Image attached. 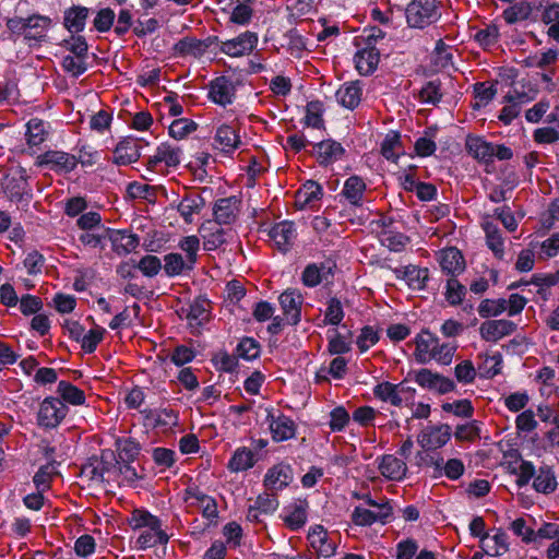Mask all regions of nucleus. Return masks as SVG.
<instances>
[{
    "label": "nucleus",
    "instance_id": "29",
    "mask_svg": "<svg viewBox=\"0 0 559 559\" xmlns=\"http://www.w3.org/2000/svg\"><path fill=\"white\" fill-rule=\"evenodd\" d=\"M439 346V340L431 333L424 331L416 338L415 356L417 361L425 364L431 359L432 353Z\"/></svg>",
    "mask_w": 559,
    "mask_h": 559
},
{
    "label": "nucleus",
    "instance_id": "28",
    "mask_svg": "<svg viewBox=\"0 0 559 559\" xmlns=\"http://www.w3.org/2000/svg\"><path fill=\"white\" fill-rule=\"evenodd\" d=\"M366 191L365 181L358 176H350L344 183L342 195L354 206H361Z\"/></svg>",
    "mask_w": 559,
    "mask_h": 559
},
{
    "label": "nucleus",
    "instance_id": "2",
    "mask_svg": "<svg viewBox=\"0 0 559 559\" xmlns=\"http://www.w3.org/2000/svg\"><path fill=\"white\" fill-rule=\"evenodd\" d=\"M439 16L436 0H413L406 8L407 23L412 27L423 28Z\"/></svg>",
    "mask_w": 559,
    "mask_h": 559
},
{
    "label": "nucleus",
    "instance_id": "52",
    "mask_svg": "<svg viewBox=\"0 0 559 559\" xmlns=\"http://www.w3.org/2000/svg\"><path fill=\"white\" fill-rule=\"evenodd\" d=\"M136 266L147 277H154L163 267L159 258L152 254L144 255L136 262Z\"/></svg>",
    "mask_w": 559,
    "mask_h": 559
},
{
    "label": "nucleus",
    "instance_id": "12",
    "mask_svg": "<svg viewBox=\"0 0 559 559\" xmlns=\"http://www.w3.org/2000/svg\"><path fill=\"white\" fill-rule=\"evenodd\" d=\"M465 148L479 163L490 164L493 162V144L481 136L468 134L465 140Z\"/></svg>",
    "mask_w": 559,
    "mask_h": 559
},
{
    "label": "nucleus",
    "instance_id": "47",
    "mask_svg": "<svg viewBox=\"0 0 559 559\" xmlns=\"http://www.w3.org/2000/svg\"><path fill=\"white\" fill-rule=\"evenodd\" d=\"M197 128L198 124L194 121L187 118H179L174 120L169 126V135L176 140H181L195 131Z\"/></svg>",
    "mask_w": 559,
    "mask_h": 559
},
{
    "label": "nucleus",
    "instance_id": "36",
    "mask_svg": "<svg viewBox=\"0 0 559 559\" xmlns=\"http://www.w3.org/2000/svg\"><path fill=\"white\" fill-rule=\"evenodd\" d=\"M533 8L530 2L520 1L507 8L502 16L508 24H515L525 21L532 14Z\"/></svg>",
    "mask_w": 559,
    "mask_h": 559
},
{
    "label": "nucleus",
    "instance_id": "58",
    "mask_svg": "<svg viewBox=\"0 0 559 559\" xmlns=\"http://www.w3.org/2000/svg\"><path fill=\"white\" fill-rule=\"evenodd\" d=\"M307 521L306 506L295 504L290 513L285 518V523L292 530H299Z\"/></svg>",
    "mask_w": 559,
    "mask_h": 559
},
{
    "label": "nucleus",
    "instance_id": "44",
    "mask_svg": "<svg viewBox=\"0 0 559 559\" xmlns=\"http://www.w3.org/2000/svg\"><path fill=\"white\" fill-rule=\"evenodd\" d=\"M323 104L320 100H313L307 104L305 123L314 129H323L322 119Z\"/></svg>",
    "mask_w": 559,
    "mask_h": 559
},
{
    "label": "nucleus",
    "instance_id": "62",
    "mask_svg": "<svg viewBox=\"0 0 559 559\" xmlns=\"http://www.w3.org/2000/svg\"><path fill=\"white\" fill-rule=\"evenodd\" d=\"M62 68L66 72L71 73L75 78L83 74L87 69L85 59L74 56L63 57Z\"/></svg>",
    "mask_w": 559,
    "mask_h": 559
},
{
    "label": "nucleus",
    "instance_id": "22",
    "mask_svg": "<svg viewBox=\"0 0 559 559\" xmlns=\"http://www.w3.org/2000/svg\"><path fill=\"white\" fill-rule=\"evenodd\" d=\"M394 273L397 278H403L412 289L421 290L426 287L429 278V271L427 267H418L416 265H407L403 270L395 269Z\"/></svg>",
    "mask_w": 559,
    "mask_h": 559
},
{
    "label": "nucleus",
    "instance_id": "23",
    "mask_svg": "<svg viewBox=\"0 0 559 559\" xmlns=\"http://www.w3.org/2000/svg\"><path fill=\"white\" fill-rule=\"evenodd\" d=\"M318 160L321 165H329L340 159L345 150L341 143L334 140H325L317 143L314 146Z\"/></svg>",
    "mask_w": 559,
    "mask_h": 559
},
{
    "label": "nucleus",
    "instance_id": "24",
    "mask_svg": "<svg viewBox=\"0 0 559 559\" xmlns=\"http://www.w3.org/2000/svg\"><path fill=\"white\" fill-rule=\"evenodd\" d=\"M199 231L204 239V249L207 251L216 250L226 242V231L223 228L217 227L212 221L203 223Z\"/></svg>",
    "mask_w": 559,
    "mask_h": 559
},
{
    "label": "nucleus",
    "instance_id": "25",
    "mask_svg": "<svg viewBox=\"0 0 559 559\" xmlns=\"http://www.w3.org/2000/svg\"><path fill=\"white\" fill-rule=\"evenodd\" d=\"M205 206V200L199 193H190L182 198L177 205V211L180 213L183 221L188 224L192 223L193 215L199 214Z\"/></svg>",
    "mask_w": 559,
    "mask_h": 559
},
{
    "label": "nucleus",
    "instance_id": "61",
    "mask_svg": "<svg viewBox=\"0 0 559 559\" xmlns=\"http://www.w3.org/2000/svg\"><path fill=\"white\" fill-rule=\"evenodd\" d=\"M452 58L453 56L449 50V47L442 41V39H439L435 48L433 64L437 68H447L452 64Z\"/></svg>",
    "mask_w": 559,
    "mask_h": 559
},
{
    "label": "nucleus",
    "instance_id": "43",
    "mask_svg": "<svg viewBox=\"0 0 559 559\" xmlns=\"http://www.w3.org/2000/svg\"><path fill=\"white\" fill-rule=\"evenodd\" d=\"M253 464L252 451L247 448H240L234 453L228 466L234 472H240L252 467Z\"/></svg>",
    "mask_w": 559,
    "mask_h": 559
},
{
    "label": "nucleus",
    "instance_id": "8",
    "mask_svg": "<svg viewBox=\"0 0 559 559\" xmlns=\"http://www.w3.org/2000/svg\"><path fill=\"white\" fill-rule=\"evenodd\" d=\"M287 323L296 325L300 321L302 296L296 289L285 290L278 298Z\"/></svg>",
    "mask_w": 559,
    "mask_h": 559
},
{
    "label": "nucleus",
    "instance_id": "35",
    "mask_svg": "<svg viewBox=\"0 0 559 559\" xmlns=\"http://www.w3.org/2000/svg\"><path fill=\"white\" fill-rule=\"evenodd\" d=\"M376 397L383 402H390L394 406H401L404 397L400 396L397 384L391 382H381L373 388Z\"/></svg>",
    "mask_w": 559,
    "mask_h": 559
},
{
    "label": "nucleus",
    "instance_id": "1",
    "mask_svg": "<svg viewBox=\"0 0 559 559\" xmlns=\"http://www.w3.org/2000/svg\"><path fill=\"white\" fill-rule=\"evenodd\" d=\"M130 523L134 528H145L136 539V547L146 549L156 545H165L169 536L162 528L160 520L145 510H134Z\"/></svg>",
    "mask_w": 559,
    "mask_h": 559
},
{
    "label": "nucleus",
    "instance_id": "11",
    "mask_svg": "<svg viewBox=\"0 0 559 559\" xmlns=\"http://www.w3.org/2000/svg\"><path fill=\"white\" fill-rule=\"evenodd\" d=\"M293 480V469L290 465L278 463L272 466L264 477V486L267 490L278 491L287 487Z\"/></svg>",
    "mask_w": 559,
    "mask_h": 559
},
{
    "label": "nucleus",
    "instance_id": "26",
    "mask_svg": "<svg viewBox=\"0 0 559 559\" xmlns=\"http://www.w3.org/2000/svg\"><path fill=\"white\" fill-rule=\"evenodd\" d=\"M381 474L391 480H401L405 477L407 472L406 463L391 454L382 456V461L379 465Z\"/></svg>",
    "mask_w": 559,
    "mask_h": 559
},
{
    "label": "nucleus",
    "instance_id": "40",
    "mask_svg": "<svg viewBox=\"0 0 559 559\" xmlns=\"http://www.w3.org/2000/svg\"><path fill=\"white\" fill-rule=\"evenodd\" d=\"M380 241L389 250L400 252L409 241V237L402 233H394L391 230H382L380 233Z\"/></svg>",
    "mask_w": 559,
    "mask_h": 559
},
{
    "label": "nucleus",
    "instance_id": "41",
    "mask_svg": "<svg viewBox=\"0 0 559 559\" xmlns=\"http://www.w3.org/2000/svg\"><path fill=\"white\" fill-rule=\"evenodd\" d=\"M26 127V138L29 145L37 146L45 141L47 131L41 119L33 118L27 122Z\"/></svg>",
    "mask_w": 559,
    "mask_h": 559
},
{
    "label": "nucleus",
    "instance_id": "14",
    "mask_svg": "<svg viewBox=\"0 0 559 559\" xmlns=\"http://www.w3.org/2000/svg\"><path fill=\"white\" fill-rule=\"evenodd\" d=\"M334 267L335 264L330 262L308 264L301 274V282L307 287H316L321 282L328 281L329 277L333 276Z\"/></svg>",
    "mask_w": 559,
    "mask_h": 559
},
{
    "label": "nucleus",
    "instance_id": "19",
    "mask_svg": "<svg viewBox=\"0 0 559 559\" xmlns=\"http://www.w3.org/2000/svg\"><path fill=\"white\" fill-rule=\"evenodd\" d=\"M141 156L138 140L126 138L120 141L114 152V162L117 165H129L136 162Z\"/></svg>",
    "mask_w": 559,
    "mask_h": 559
},
{
    "label": "nucleus",
    "instance_id": "56",
    "mask_svg": "<svg viewBox=\"0 0 559 559\" xmlns=\"http://www.w3.org/2000/svg\"><path fill=\"white\" fill-rule=\"evenodd\" d=\"M115 17L116 14L110 8L100 9L94 19V27L99 33H105L111 28Z\"/></svg>",
    "mask_w": 559,
    "mask_h": 559
},
{
    "label": "nucleus",
    "instance_id": "9",
    "mask_svg": "<svg viewBox=\"0 0 559 559\" xmlns=\"http://www.w3.org/2000/svg\"><path fill=\"white\" fill-rule=\"evenodd\" d=\"M451 437V427L447 424L427 427L418 436V443L423 448L439 449L443 447Z\"/></svg>",
    "mask_w": 559,
    "mask_h": 559
},
{
    "label": "nucleus",
    "instance_id": "37",
    "mask_svg": "<svg viewBox=\"0 0 559 559\" xmlns=\"http://www.w3.org/2000/svg\"><path fill=\"white\" fill-rule=\"evenodd\" d=\"M483 228L486 233V241L488 247L493 251L495 255L502 258L503 255V239L500 229L492 222L486 221L483 223Z\"/></svg>",
    "mask_w": 559,
    "mask_h": 559
},
{
    "label": "nucleus",
    "instance_id": "34",
    "mask_svg": "<svg viewBox=\"0 0 559 559\" xmlns=\"http://www.w3.org/2000/svg\"><path fill=\"white\" fill-rule=\"evenodd\" d=\"M209 46L210 43L205 40H200L193 37H185L175 45V49L178 53L183 56L190 55L193 57H200L206 51Z\"/></svg>",
    "mask_w": 559,
    "mask_h": 559
},
{
    "label": "nucleus",
    "instance_id": "51",
    "mask_svg": "<svg viewBox=\"0 0 559 559\" xmlns=\"http://www.w3.org/2000/svg\"><path fill=\"white\" fill-rule=\"evenodd\" d=\"M466 288L455 277H451L447 283L445 298L450 305L456 306L462 302Z\"/></svg>",
    "mask_w": 559,
    "mask_h": 559
},
{
    "label": "nucleus",
    "instance_id": "30",
    "mask_svg": "<svg viewBox=\"0 0 559 559\" xmlns=\"http://www.w3.org/2000/svg\"><path fill=\"white\" fill-rule=\"evenodd\" d=\"M440 265L448 274H459L465 269V261L461 251L454 247L441 252Z\"/></svg>",
    "mask_w": 559,
    "mask_h": 559
},
{
    "label": "nucleus",
    "instance_id": "21",
    "mask_svg": "<svg viewBox=\"0 0 559 559\" xmlns=\"http://www.w3.org/2000/svg\"><path fill=\"white\" fill-rule=\"evenodd\" d=\"M354 60L359 74L369 75L379 64L380 52L376 47H364L356 52Z\"/></svg>",
    "mask_w": 559,
    "mask_h": 559
},
{
    "label": "nucleus",
    "instance_id": "13",
    "mask_svg": "<svg viewBox=\"0 0 559 559\" xmlns=\"http://www.w3.org/2000/svg\"><path fill=\"white\" fill-rule=\"evenodd\" d=\"M516 324L510 320H489L481 323L479 332L487 342H497L498 340L512 334Z\"/></svg>",
    "mask_w": 559,
    "mask_h": 559
},
{
    "label": "nucleus",
    "instance_id": "64",
    "mask_svg": "<svg viewBox=\"0 0 559 559\" xmlns=\"http://www.w3.org/2000/svg\"><path fill=\"white\" fill-rule=\"evenodd\" d=\"M440 83L430 81L423 86L419 97L424 103L437 104L441 99Z\"/></svg>",
    "mask_w": 559,
    "mask_h": 559
},
{
    "label": "nucleus",
    "instance_id": "53",
    "mask_svg": "<svg viewBox=\"0 0 559 559\" xmlns=\"http://www.w3.org/2000/svg\"><path fill=\"white\" fill-rule=\"evenodd\" d=\"M105 471L104 463L97 459H93L82 466L81 475L92 481H103Z\"/></svg>",
    "mask_w": 559,
    "mask_h": 559
},
{
    "label": "nucleus",
    "instance_id": "18",
    "mask_svg": "<svg viewBox=\"0 0 559 559\" xmlns=\"http://www.w3.org/2000/svg\"><path fill=\"white\" fill-rule=\"evenodd\" d=\"M266 420L273 439L277 442L292 439L296 433V425L294 420L285 415L274 416L269 413Z\"/></svg>",
    "mask_w": 559,
    "mask_h": 559
},
{
    "label": "nucleus",
    "instance_id": "6",
    "mask_svg": "<svg viewBox=\"0 0 559 559\" xmlns=\"http://www.w3.org/2000/svg\"><path fill=\"white\" fill-rule=\"evenodd\" d=\"M181 150L168 143H162L157 146L156 152L147 160V169L152 171L159 170V166L164 163L166 167H177L180 164Z\"/></svg>",
    "mask_w": 559,
    "mask_h": 559
},
{
    "label": "nucleus",
    "instance_id": "57",
    "mask_svg": "<svg viewBox=\"0 0 559 559\" xmlns=\"http://www.w3.org/2000/svg\"><path fill=\"white\" fill-rule=\"evenodd\" d=\"M455 378L459 382L468 384L476 378V369L471 360H463L454 369Z\"/></svg>",
    "mask_w": 559,
    "mask_h": 559
},
{
    "label": "nucleus",
    "instance_id": "50",
    "mask_svg": "<svg viewBox=\"0 0 559 559\" xmlns=\"http://www.w3.org/2000/svg\"><path fill=\"white\" fill-rule=\"evenodd\" d=\"M454 437L459 441H475L480 438V428L477 420L459 425L455 429Z\"/></svg>",
    "mask_w": 559,
    "mask_h": 559
},
{
    "label": "nucleus",
    "instance_id": "33",
    "mask_svg": "<svg viewBox=\"0 0 559 559\" xmlns=\"http://www.w3.org/2000/svg\"><path fill=\"white\" fill-rule=\"evenodd\" d=\"M533 487L536 491L543 493H551L557 488V480L551 467L545 465L540 466L534 479Z\"/></svg>",
    "mask_w": 559,
    "mask_h": 559
},
{
    "label": "nucleus",
    "instance_id": "63",
    "mask_svg": "<svg viewBox=\"0 0 559 559\" xmlns=\"http://www.w3.org/2000/svg\"><path fill=\"white\" fill-rule=\"evenodd\" d=\"M558 59V50L549 49L546 52H543L540 56L530 57L525 62L528 67H536L539 69H545L546 67L555 63Z\"/></svg>",
    "mask_w": 559,
    "mask_h": 559
},
{
    "label": "nucleus",
    "instance_id": "31",
    "mask_svg": "<svg viewBox=\"0 0 559 559\" xmlns=\"http://www.w3.org/2000/svg\"><path fill=\"white\" fill-rule=\"evenodd\" d=\"M88 16V9L85 7L74 5L64 12V26L71 33H80L85 27Z\"/></svg>",
    "mask_w": 559,
    "mask_h": 559
},
{
    "label": "nucleus",
    "instance_id": "54",
    "mask_svg": "<svg viewBox=\"0 0 559 559\" xmlns=\"http://www.w3.org/2000/svg\"><path fill=\"white\" fill-rule=\"evenodd\" d=\"M237 353L240 357L252 360L260 354V344L252 337H245L238 344Z\"/></svg>",
    "mask_w": 559,
    "mask_h": 559
},
{
    "label": "nucleus",
    "instance_id": "4",
    "mask_svg": "<svg viewBox=\"0 0 559 559\" xmlns=\"http://www.w3.org/2000/svg\"><path fill=\"white\" fill-rule=\"evenodd\" d=\"M79 163L74 155L61 151H47L36 159L37 166L48 167L56 173H70Z\"/></svg>",
    "mask_w": 559,
    "mask_h": 559
},
{
    "label": "nucleus",
    "instance_id": "17",
    "mask_svg": "<svg viewBox=\"0 0 559 559\" xmlns=\"http://www.w3.org/2000/svg\"><path fill=\"white\" fill-rule=\"evenodd\" d=\"M209 97L216 104L226 106L231 104L235 97L233 82L226 76H218L210 84Z\"/></svg>",
    "mask_w": 559,
    "mask_h": 559
},
{
    "label": "nucleus",
    "instance_id": "59",
    "mask_svg": "<svg viewBox=\"0 0 559 559\" xmlns=\"http://www.w3.org/2000/svg\"><path fill=\"white\" fill-rule=\"evenodd\" d=\"M416 465L423 466V465H429L433 467V477H440L442 475V464L443 459L440 456H433L426 452H417L416 456Z\"/></svg>",
    "mask_w": 559,
    "mask_h": 559
},
{
    "label": "nucleus",
    "instance_id": "49",
    "mask_svg": "<svg viewBox=\"0 0 559 559\" xmlns=\"http://www.w3.org/2000/svg\"><path fill=\"white\" fill-rule=\"evenodd\" d=\"M179 248L187 253L188 270H192L197 262V253L200 248V240L197 236H187L179 241Z\"/></svg>",
    "mask_w": 559,
    "mask_h": 559
},
{
    "label": "nucleus",
    "instance_id": "39",
    "mask_svg": "<svg viewBox=\"0 0 559 559\" xmlns=\"http://www.w3.org/2000/svg\"><path fill=\"white\" fill-rule=\"evenodd\" d=\"M322 187L312 180H308L297 192L296 202L301 206L319 200L322 197Z\"/></svg>",
    "mask_w": 559,
    "mask_h": 559
},
{
    "label": "nucleus",
    "instance_id": "5",
    "mask_svg": "<svg viewBox=\"0 0 559 559\" xmlns=\"http://www.w3.org/2000/svg\"><path fill=\"white\" fill-rule=\"evenodd\" d=\"M258 35L253 32H245L236 38L222 43L221 51L230 57H240L250 53L257 46Z\"/></svg>",
    "mask_w": 559,
    "mask_h": 559
},
{
    "label": "nucleus",
    "instance_id": "48",
    "mask_svg": "<svg viewBox=\"0 0 559 559\" xmlns=\"http://www.w3.org/2000/svg\"><path fill=\"white\" fill-rule=\"evenodd\" d=\"M516 456L521 463L520 466L518 468L514 467L511 473L518 475L516 485L522 488L535 476L536 471L532 462L522 460L520 453H516Z\"/></svg>",
    "mask_w": 559,
    "mask_h": 559
},
{
    "label": "nucleus",
    "instance_id": "46",
    "mask_svg": "<svg viewBox=\"0 0 559 559\" xmlns=\"http://www.w3.org/2000/svg\"><path fill=\"white\" fill-rule=\"evenodd\" d=\"M164 270L168 276H176L188 270L189 262L180 253H168L164 257Z\"/></svg>",
    "mask_w": 559,
    "mask_h": 559
},
{
    "label": "nucleus",
    "instance_id": "55",
    "mask_svg": "<svg viewBox=\"0 0 559 559\" xmlns=\"http://www.w3.org/2000/svg\"><path fill=\"white\" fill-rule=\"evenodd\" d=\"M105 329H92L86 334L83 335L81 340V347L85 353H93L97 345L102 342L104 337Z\"/></svg>",
    "mask_w": 559,
    "mask_h": 559
},
{
    "label": "nucleus",
    "instance_id": "32",
    "mask_svg": "<svg viewBox=\"0 0 559 559\" xmlns=\"http://www.w3.org/2000/svg\"><path fill=\"white\" fill-rule=\"evenodd\" d=\"M215 142L219 144L223 152L229 153L236 150L241 141L236 131L227 124L217 128L215 134Z\"/></svg>",
    "mask_w": 559,
    "mask_h": 559
},
{
    "label": "nucleus",
    "instance_id": "20",
    "mask_svg": "<svg viewBox=\"0 0 559 559\" xmlns=\"http://www.w3.org/2000/svg\"><path fill=\"white\" fill-rule=\"evenodd\" d=\"M362 87L359 81L346 82L336 91L338 104L347 109H355L361 102Z\"/></svg>",
    "mask_w": 559,
    "mask_h": 559
},
{
    "label": "nucleus",
    "instance_id": "38",
    "mask_svg": "<svg viewBox=\"0 0 559 559\" xmlns=\"http://www.w3.org/2000/svg\"><path fill=\"white\" fill-rule=\"evenodd\" d=\"M58 393L61 395V401L71 403L73 405H82L85 401V395L82 390L67 381L58 383Z\"/></svg>",
    "mask_w": 559,
    "mask_h": 559
},
{
    "label": "nucleus",
    "instance_id": "3",
    "mask_svg": "<svg viewBox=\"0 0 559 559\" xmlns=\"http://www.w3.org/2000/svg\"><path fill=\"white\" fill-rule=\"evenodd\" d=\"M68 413V406L57 397L45 399L37 414L38 425L45 428L57 427Z\"/></svg>",
    "mask_w": 559,
    "mask_h": 559
},
{
    "label": "nucleus",
    "instance_id": "60",
    "mask_svg": "<svg viewBox=\"0 0 559 559\" xmlns=\"http://www.w3.org/2000/svg\"><path fill=\"white\" fill-rule=\"evenodd\" d=\"M499 31L496 25H489L486 28L479 29L474 38L484 48L493 46L498 41Z\"/></svg>",
    "mask_w": 559,
    "mask_h": 559
},
{
    "label": "nucleus",
    "instance_id": "27",
    "mask_svg": "<svg viewBox=\"0 0 559 559\" xmlns=\"http://www.w3.org/2000/svg\"><path fill=\"white\" fill-rule=\"evenodd\" d=\"M109 239L114 251L119 255H126L139 246V237L134 234H128L123 230H112L109 233Z\"/></svg>",
    "mask_w": 559,
    "mask_h": 559
},
{
    "label": "nucleus",
    "instance_id": "15",
    "mask_svg": "<svg viewBox=\"0 0 559 559\" xmlns=\"http://www.w3.org/2000/svg\"><path fill=\"white\" fill-rule=\"evenodd\" d=\"M186 313V319L191 328L199 329L210 320L211 301L205 297L199 296L189 306L187 310L181 309Z\"/></svg>",
    "mask_w": 559,
    "mask_h": 559
},
{
    "label": "nucleus",
    "instance_id": "10",
    "mask_svg": "<svg viewBox=\"0 0 559 559\" xmlns=\"http://www.w3.org/2000/svg\"><path fill=\"white\" fill-rule=\"evenodd\" d=\"M270 238L275 242L276 248L287 252L296 239V229L293 222L283 221L274 225L269 231Z\"/></svg>",
    "mask_w": 559,
    "mask_h": 559
},
{
    "label": "nucleus",
    "instance_id": "42",
    "mask_svg": "<svg viewBox=\"0 0 559 559\" xmlns=\"http://www.w3.org/2000/svg\"><path fill=\"white\" fill-rule=\"evenodd\" d=\"M507 309V299H484L478 306V313L481 318L498 317Z\"/></svg>",
    "mask_w": 559,
    "mask_h": 559
},
{
    "label": "nucleus",
    "instance_id": "16",
    "mask_svg": "<svg viewBox=\"0 0 559 559\" xmlns=\"http://www.w3.org/2000/svg\"><path fill=\"white\" fill-rule=\"evenodd\" d=\"M51 25V20L48 16L40 14H33L25 17V40L27 43L34 41H43L47 32Z\"/></svg>",
    "mask_w": 559,
    "mask_h": 559
},
{
    "label": "nucleus",
    "instance_id": "7",
    "mask_svg": "<svg viewBox=\"0 0 559 559\" xmlns=\"http://www.w3.org/2000/svg\"><path fill=\"white\" fill-rule=\"evenodd\" d=\"M240 200L233 195L228 198L218 199L213 207V215L216 225H229L234 223L239 213Z\"/></svg>",
    "mask_w": 559,
    "mask_h": 559
},
{
    "label": "nucleus",
    "instance_id": "45",
    "mask_svg": "<svg viewBox=\"0 0 559 559\" xmlns=\"http://www.w3.org/2000/svg\"><path fill=\"white\" fill-rule=\"evenodd\" d=\"M441 407L443 412L451 413L461 418H471L474 415V407L467 399L443 403Z\"/></svg>",
    "mask_w": 559,
    "mask_h": 559
}]
</instances>
